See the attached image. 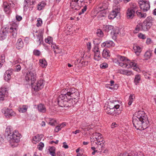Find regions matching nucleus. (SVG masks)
<instances>
[{"mask_svg": "<svg viewBox=\"0 0 156 156\" xmlns=\"http://www.w3.org/2000/svg\"><path fill=\"white\" fill-rule=\"evenodd\" d=\"M48 150L50 154L52 156H55V148L54 147H49Z\"/></svg>", "mask_w": 156, "mask_h": 156, "instance_id": "obj_42", "label": "nucleus"}, {"mask_svg": "<svg viewBox=\"0 0 156 156\" xmlns=\"http://www.w3.org/2000/svg\"><path fill=\"white\" fill-rule=\"evenodd\" d=\"M44 146V144L43 143L40 142L37 145V148L40 151H41L43 149Z\"/></svg>", "mask_w": 156, "mask_h": 156, "instance_id": "obj_50", "label": "nucleus"}, {"mask_svg": "<svg viewBox=\"0 0 156 156\" xmlns=\"http://www.w3.org/2000/svg\"><path fill=\"white\" fill-rule=\"evenodd\" d=\"M153 21V19L151 17L148 16L143 23H141V30L148 31L152 26Z\"/></svg>", "mask_w": 156, "mask_h": 156, "instance_id": "obj_4", "label": "nucleus"}, {"mask_svg": "<svg viewBox=\"0 0 156 156\" xmlns=\"http://www.w3.org/2000/svg\"><path fill=\"white\" fill-rule=\"evenodd\" d=\"M108 64L106 63H103L100 65V67L103 69H105L108 67Z\"/></svg>", "mask_w": 156, "mask_h": 156, "instance_id": "obj_55", "label": "nucleus"}, {"mask_svg": "<svg viewBox=\"0 0 156 156\" xmlns=\"http://www.w3.org/2000/svg\"><path fill=\"white\" fill-rule=\"evenodd\" d=\"M115 43L112 41H105L101 44V46L102 47L109 48L111 47L114 46Z\"/></svg>", "mask_w": 156, "mask_h": 156, "instance_id": "obj_23", "label": "nucleus"}, {"mask_svg": "<svg viewBox=\"0 0 156 156\" xmlns=\"http://www.w3.org/2000/svg\"><path fill=\"white\" fill-rule=\"evenodd\" d=\"M87 62L83 61L81 60L79 62V65L80 66H82L87 65Z\"/></svg>", "mask_w": 156, "mask_h": 156, "instance_id": "obj_58", "label": "nucleus"}, {"mask_svg": "<svg viewBox=\"0 0 156 156\" xmlns=\"http://www.w3.org/2000/svg\"><path fill=\"white\" fill-rule=\"evenodd\" d=\"M98 20H102L105 19L106 17V15L108 12V10H98Z\"/></svg>", "mask_w": 156, "mask_h": 156, "instance_id": "obj_16", "label": "nucleus"}, {"mask_svg": "<svg viewBox=\"0 0 156 156\" xmlns=\"http://www.w3.org/2000/svg\"><path fill=\"white\" fill-rule=\"evenodd\" d=\"M91 142L92 145H94V144H97L101 142L104 141L103 136L101 133H95L93 134L92 138H91Z\"/></svg>", "mask_w": 156, "mask_h": 156, "instance_id": "obj_9", "label": "nucleus"}, {"mask_svg": "<svg viewBox=\"0 0 156 156\" xmlns=\"http://www.w3.org/2000/svg\"><path fill=\"white\" fill-rule=\"evenodd\" d=\"M130 154V153L128 154L127 153H120L118 154V156H129Z\"/></svg>", "mask_w": 156, "mask_h": 156, "instance_id": "obj_62", "label": "nucleus"}, {"mask_svg": "<svg viewBox=\"0 0 156 156\" xmlns=\"http://www.w3.org/2000/svg\"><path fill=\"white\" fill-rule=\"evenodd\" d=\"M138 37L140 39H145L146 38V37L145 34H143L141 33H140L138 35Z\"/></svg>", "mask_w": 156, "mask_h": 156, "instance_id": "obj_54", "label": "nucleus"}, {"mask_svg": "<svg viewBox=\"0 0 156 156\" xmlns=\"http://www.w3.org/2000/svg\"><path fill=\"white\" fill-rule=\"evenodd\" d=\"M31 5V2L30 0H24V7H27L28 5Z\"/></svg>", "mask_w": 156, "mask_h": 156, "instance_id": "obj_49", "label": "nucleus"}, {"mask_svg": "<svg viewBox=\"0 0 156 156\" xmlns=\"http://www.w3.org/2000/svg\"><path fill=\"white\" fill-rule=\"evenodd\" d=\"M129 156H144L143 153L141 152H138L136 151H132L130 153Z\"/></svg>", "mask_w": 156, "mask_h": 156, "instance_id": "obj_39", "label": "nucleus"}, {"mask_svg": "<svg viewBox=\"0 0 156 156\" xmlns=\"http://www.w3.org/2000/svg\"><path fill=\"white\" fill-rule=\"evenodd\" d=\"M133 118L142 120L146 122H149L147 116L143 111H139L136 112L134 114Z\"/></svg>", "mask_w": 156, "mask_h": 156, "instance_id": "obj_7", "label": "nucleus"}, {"mask_svg": "<svg viewBox=\"0 0 156 156\" xmlns=\"http://www.w3.org/2000/svg\"><path fill=\"white\" fill-rule=\"evenodd\" d=\"M8 93L6 88L2 87L0 88V100L3 101L5 97L7 96Z\"/></svg>", "mask_w": 156, "mask_h": 156, "instance_id": "obj_19", "label": "nucleus"}, {"mask_svg": "<svg viewBox=\"0 0 156 156\" xmlns=\"http://www.w3.org/2000/svg\"><path fill=\"white\" fill-rule=\"evenodd\" d=\"M91 142L92 145H94V144H97L101 142L104 141L103 136L101 133H95L93 134L92 138H91Z\"/></svg>", "mask_w": 156, "mask_h": 156, "instance_id": "obj_8", "label": "nucleus"}, {"mask_svg": "<svg viewBox=\"0 0 156 156\" xmlns=\"http://www.w3.org/2000/svg\"><path fill=\"white\" fill-rule=\"evenodd\" d=\"M139 4L140 9L144 12H146L150 9V4L148 1L145 0H140Z\"/></svg>", "mask_w": 156, "mask_h": 156, "instance_id": "obj_12", "label": "nucleus"}, {"mask_svg": "<svg viewBox=\"0 0 156 156\" xmlns=\"http://www.w3.org/2000/svg\"><path fill=\"white\" fill-rule=\"evenodd\" d=\"M44 82L43 80H40L35 83H32L31 86L34 90L37 91L42 89L44 87Z\"/></svg>", "mask_w": 156, "mask_h": 156, "instance_id": "obj_11", "label": "nucleus"}, {"mask_svg": "<svg viewBox=\"0 0 156 156\" xmlns=\"http://www.w3.org/2000/svg\"><path fill=\"white\" fill-rule=\"evenodd\" d=\"M37 40L36 41L39 43V44H40L43 41V37L41 34L37 35Z\"/></svg>", "mask_w": 156, "mask_h": 156, "instance_id": "obj_48", "label": "nucleus"}, {"mask_svg": "<svg viewBox=\"0 0 156 156\" xmlns=\"http://www.w3.org/2000/svg\"><path fill=\"white\" fill-rule=\"evenodd\" d=\"M45 41L46 43L49 44H52V38L50 37H48L47 39H45Z\"/></svg>", "mask_w": 156, "mask_h": 156, "instance_id": "obj_52", "label": "nucleus"}, {"mask_svg": "<svg viewBox=\"0 0 156 156\" xmlns=\"http://www.w3.org/2000/svg\"><path fill=\"white\" fill-rule=\"evenodd\" d=\"M46 5V3L43 2L39 3L37 5V9L39 10H42L44 8Z\"/></svg>", "mask_w": 156, "mask_h": 156, "instance_id": "obj_44", "label": "nucleus"}, {"mask_svg": "<svg viewBox=\"0 0 156 156\" xmlns=\"http://www.w3.org/2000/svg\"><path fill=\"white\" fill-rule=\"evenodd\" d=\"M96 34L97 36L99 37H102L103 36V33L101 30L100 29L97 30Z\"/></svg>", "mask_w": 156, "mask_h": 156, "instance_id": "obj_51", "label": "nucleus"}, {"mask_svg": "<svg viewBox=\"0 0 156 156\" xmlns=\"http://www.w3.org/2000/svg\"><path fill=\"white\" fill-rule=\"evenodd\" d=\"M122 29H119V28L115 27H114L113 29L111 31V34L115 37H116L118 35L122 34L121 32L123 31Z\"/></svg>", "mask_w": 156, "mask_h": 156, "instance_id": "obj_21", "label": "nucleus"}, {"mask_svg": "<svg viewBox=\"0 0 156 156\" xmlns=\"http://www.w3.org/2000/svg\"><path fill=\"white\" fill-rule=\"evenodd\" d=\"M38 109L39 111L43 113L45 112L46 111L45 106L42 104H40L38 106Z\"/></svg>", "mask_w": 156, "mask_h": 156, "instance_id": "obj_36", "label": "nucleus"}, {"mask_svg": "<svg viewBox=\"0 0 156 156\" xmlns=\"http://www.w3.org/2000/svg\"><path fill=\"white\" fill-rule=\"evenodd\" d=\"M65 126L66 124L64 123H63L62 124H59L55 127L54 131L56 132H58L62 128L64 127Z\"/></svg>", "mask_w": 156, "mask_h": 156, "instance_id": "obj_35", "label": "nucleus"}, {"mask_svg": "<svg viewBox=\"0 0 156 156\" xmlns=\"http://www.w3.org/2000/svg\"><path fill=\"white\" fill-rule=\"evenodd\" d=\"M43 135L42 134L37 135L34 136L33 139V143L36 144L40 141L43 138Z\"/></svg>", "mask_w": 156, "mask_h": 156, "instance_id": "obj_27", "label": "nucleus"}, {"mask_svg": "<svg viewBox=\"0 0 156 156\" xmlns=\"http://www.w3.org/2000/svg\"><path fill=\"white\" fill-rule=\"evenodd\" d=\"M113 62L119 66L124 68L126 67L128 59L125 57L117 55L112 59Z\"/></svg>", "mask_w": 156, "mask_h": 156, "instance_id": "obj_3", "label": "nucleus"}, {"mask_svg": "<svg viewBox=\"0 0 156 156\" xmlns=\"http://www.w3.org/2000/svg\"><path fill=\"white\" fill-rule=\"evenodd\" d=\"M108 4V2L106 1L100 4L94 12L93 13L94 14L93 15V16L94 17L97 16V14L98 12V10H102L103 11V10H108L107 9Z\"/></svg>", "mask_w": 156, "mask_h": 156, "instance_id": "obj_10", "label": "nucleus"}, {"mask_svg": "<svg viewBox=\"0 0 156 156\" xmlns=\"http://www.w3.org/2000/svg\"><path fill=\"white\" fill-rule=\"evenodd\" d=\"M5 62L4 57L1 56L0 58V69L2 67L3 63Z\"/></svg>", "mask_w": 156, "mask_h": 156, "instance_id": "obj_56", "label": "nucleus"}, {"mask_svg": "<svg viewBox=\"0 0 156 156\" xmlns=\"http://www.w3.org/2000/svg\"><path fill=\"white\" fill-rule=\"evenodd\" d=\"M93 51L94 53V59L97 61L100 60L101 58V57L98 48L97 47H95L94 48Z\"/></svg>", "mask_w": 156, "mask_h": 156, "instance_id": "obj_17", "label": "nucleus"}, {"mask_svg": "<svg viewBox=\"0 0 156 156\" xmlns=\"http://www.w3.org/2000/svg\"><path fill=\"white\" fill-rule=\"evenodd\" d=\"M133 49L136 55L138 56L142 51V48L137 45H135L133 47Z\"/></svg>", "mask_w": 156, "mask_h": 156, "instance_id": "obj_25", "label": "nucleus"}, {"mask_svg": "<svg viewBox=\"0 0 156 156\" xmlns=\"http://www.w3.org/2000/svg\"><path fill=\"white\" fill-rule=\"evenodd\" d=\"M37 23L36 24L37 26V27H39L41 26L42 24V20L41 18H38L37 19Z\"/></svg>", "mask_w": 156, "mask_h": 156, "instance_id": "obj_53", "label": "nucleus"}, {"mask_svg": "<svg viewBox=\"0 0 156 156\" xmlns=\"http://www.w3.org/2000/svg\"><path fill=\"white\" fill-rule=\"evenodd\" d=\"M105 142V141H103V142H101L100 143H98L97 144H96L97 145L96 149L97 150H98V152H101L102 150L104 148L105 145L104 144Z\"/></svg>", "mask_w": 156, "mask_h": 156, "instance_id": "obj_26", "label": "nucleus"}, {"mask_svg": "<svg viewBox=\"0 0 156 156\" xmlns=\"http://www.w3.org/2000/svg\"><path fill=\"white\" fill-rule=\"evenodd\" d=\"M136 13L137 16L140 18H145L147 16L146 13H142L138 11H136Z\"/></svg>", "mask_w": 156, "mask_h": 156, "instance_id": "obj_45", "label": "nucleus"}, {"mask_svg": "<svg viewBox=\"0 0 156 156\" xmlns=\"http://www.w3.org/2000/svg\"><path fill=\"white\" fill-rule=\"evenodd\" d=\"M107 107L105 109V111L108 114H112L115 111V109H117L119 107V105H114L113 107Z\"/></svg>", "mask_w": 156, "mask_h": 156, "instance_id": "obj_18", "label": "nucleus"}, {"mask_svg": "<svg viewBox=\"0 0 156 156\" xmlns=\"http://www.w3.org/2000/svg\"><path fill=\"white\" fill-rule=\"evenodd\" d=\"M102 55L104 58H108L110 55L109 51L107 49H104L103 51Z\"/></svg>", "mask_w": 156, "mask_h": 156, "instance_id": "obj_31", "label": "nucleus"}, {"mask_svg": "<svg viewBox=\"0 0 156 156\" xmlns=\"http://www.w3.org/2000/svg\"><path fill=\"white\" fill-rule=\"evenodd\" d=\"M2 112L3 114L5 117L7 118H10L14 117L16 115V114L12 109L7 108H4L2 110Z\"/></svg>", "mask_w": 156, "mask_h": 156, "instance_id": "obj_13", "label": "nucleus"}, {"mask_svg": "<svg viewBox=\"0 0 156 156\" xmlns=\"http://www.w3.org/2000/svg\"><path fill=\"white\" fill-rule=\"evenodd\" d=\"M152 51L150 50L147 51L145 52L144 57L145 60H147L150 59L151 56Z\"/></svg>", "mask_w": 156, "mask_h": 156, "instance_id": "obj_33", "label": "nucleus"}, {"mask_svg": "<svg viewBox=\"0 0 156 156\" xmlns=\"http://www.w3.org/2000/svg\"><path fill=\"white\" fill-rule=\"evenodd\" d=\"M101 41V40L100 38H96L94 40L93 42L94 44H99Z\"/></svg>", "mask_w": 156, "mask_h": 156, "instance_id": "obj_57", "label": "nucleus"}, {"mask_svg": "<svg viewBox=\"0 0 156 156\" xmlns=\"http://www.w3.org/2000/svg\"><path fill=\"white\" fill-rule=\"evenodd\" d=\"M87 9V6L86 5H85L81 10V11L79 13V15H81L84 12L86 11Z\"/></svg>", "mask_w": 156, "mask_h": 156, "instance_id": "obj_60", "label": "nucleus"}, {"mask_svg": "<svg viewBox=\"0 0 156 156\" xmlns=\"http://www.w3.org/2000/svg\"><path fill=\"white\" fill-rule=\"evenodd\" d=\"M57 156H65L64 153L62 151H58L57 153Z\"/></svg>", "mask_w": 156, "mask_h": 156, "instance_id": "obj_63", "label": "nucleus"}, {"mask_svg": "<svg viewBox=\"0 0 156 156\" xmlns=\"http://www.w3.org/2000/svg\"><path fill=\"white\" fill-rule=\"evenodd\" d=\"M133 123L134 126L136 129L141 130L147 128L149 123V122H145L142 120L136 119L135 118H133Z\"/></svg>", "mask_w": 156, "mask_h": 156, "instance_id": "obj_2", "label": "nucleus"}, {"mask_svg": "<svg viewBox=\"0 0 156 156\" xmlns=\"http://www.w3.org/2000/svg\"><path fill=\"white\" fill-rule=\"evenodd\" d=\"M141 30V24H137L135 28V30H134V33H137L140 30Z\"/></svg>", "mask_w": 156, "mask_h": 156, "instance_id": "obj_47", "label": "nucleus"}, {"mask_svg": "<svg viewBox=\"0 0 156 156\" xmlns=\"http://www.w3.org/2000/svg\"><path fill=\"white\" fill-rule=\"evenodd\" d=\"M3 7L5 12L7 14H9L11 12L10 7L9 5L6 2L3 3Z\"/></svg>", "mask_w": 156, "mask_h": 156, "instance_id": "obj_28", "label": "nucleus"}, {"mask_svg": "<svg viewBox=\"0 0 156 156\" xmlns=\"http://www.w3.org/2000/svg\"><path fill=\"white\" fill-rule=\"evenodd\" d=\"M135 11L131 8L128 9L126 11V17L128 19H132L134 16Z\"/></svg>", "mask_w": 156, "mask_h": 156, "instance_id": "obj_22", "label": "nucleus"}, {"mask_svg": "<svg viewBox=\"0 0 156 156\" xmlns=\"http://www.w3.org/2000/svg\"><path fill=\"white\" fill-rule=\"evenodd\" d=\"M12 73V70L11 69L5 71L4 74V79L5 81H8L11 79V75Z\"/></svg>", "mask_w": 156, "mask_h": 156, "instance_id": "obj_20", "label": "nucleus"}, {"mask_svg": "<svg viewBox=\"0 0 156 156\" xmlns=\"http://www.w3.org/2000/svg\"><path fill=\"white\" fill-rule=\"evenodd\" d=\"M23 43L22 39L21 38H19L17 41L16 44V47L18 49H20L23 48Z\"/></svg>", "mask_w": 156, "mask_h": 156, "instance_id": "obj_30", "label": "nucleus"}, {"mask_svg": "<svg viewBox=\"0 0 156 156\" xmlns=\"http://www.w3.org/2000/svg\"><path fill=\"white\" fill-rule=\"evenodd\" d=\"M21 69V66L19 65H17L15 66L14 71L17 72L20 71Z\"/></svg>", "mask_w": 156, "mask_h": 156, "instance_id": "obj_59", "label": "nucleus"}, {"mask_svg": "<svg viewBox=\"0 0 156 156\" xmlns=\"http://www.w3.org/2000/svg\"><path fill=\"white\" fill-rule=\"evenodd\" d=\"M34 54L36 56H39L40 55V51L37 50H34L33 51Z\"/></svg>", "mask_w": 156, "mask_h": 156, "instance_id": "obj_61", "label": "nucleus"}, {"mask_svg": "<svg viewBox=\"0 0 156 156\" xmlns=\"http://www.w3.org/2000/svg\"><path fill=\"white\" fill-rule=\"evenodd\" d=\"M119 72L120 74L128 76L132 74V72L131 71L127 70L121 69L119 70Z\"/></svg>", "mask_w": 156, "mask_h": 156, "instance_id": "obj_29", "label": "nucleus"}, {"mask_svg": "<svg viewBox=\"0 0 156 156\" xmlns=\"http://www.w3.org/2000/svg\"><path fill=\"white\" fill-rule=\"evenodd\" d=\"M7 32L5 30H2L0 32V40H3L5 38Z\"/></svg>", "mask_w": 156, "mask_h": 156, "instance_id": "obj_41", "label": "nucleus"}, {"mask_svg": "<svg viewBox=\"0 0 156 156\" xmlns=\"http://www.w3.org/2000/svg\"><path fill=\"white\" fill-rule=\"evenodd\" d=\"M18 28V24L15 23H12V26L10 28L9 31L12 33V35L14 37L16 36Z\"/></svg>", "mask_w": 156, "mask_h": 156, "instance_id": "obj_15", "label": "nucleus"}, {"mask_svg": "<svg viewBox=\"0 0 156 156\" xmlns=\"http://www.w3.org/2000/svg\"><path fill=\"white\" fill-rule=\"evenodd\" d=\"M28 109V106L26 105H23L22 107L19 108L18 111L20 112L24 113L27 112Z\"/></svg>", "mask_w": 156, "mask_h": 156, "instance_id": "obj_40", "label": "nucleus"}, {"mask_svg": "<svg viewBox=\"0 0 156 156\" xmlns=\"http://www.w3.org/2000/svg\"><path fill=\"white\" fill-rule=\"evenodd\" d=\"M21 137L20 134L19 133L18 131L15 130L14 131L12 135L9 138L11 139L10 144L12 147H15L17 146V143L20 141Z\"/></svg>", "mask_w": 156, "mask_h": 156, "instance_id": "obj_6", "label": "nucleus"}, {"mask_svg": "<svg viewBox=\"0 0 156 156\" xmlns=\"http://www.w3.org/2000/svg\"><path fill=\"white\" fill-rule=\"evenodd\" d=\"M83 1L81 0H72L70 3V6L73 10H78L80 9V6L79 5V2H82Z\"/></svg>", "mask_w": 156, "mask_h": 156, "instance_id": "obj_14", "label": "nucleus"}, {"mask_svg": "<svg viewBox=\"0 0 156 156\" xmlns=\"http://www.w3.org/2000/svg\"><path fill=\"white\" fill-rule=\"evenodd\" d=\"M79 95V93L75 88L62 90L57 98V103L62 107H71L75 104V101L73 99H76L77 101Z\"/></svg>", "mask_w": 156, "mask_h": 156, "instance_id": "obj_1", "label": "nucleus"}, {"mask_svg": "<svg viewBox=\"0 0 156 156\" xmlns=\"http://www.w3.org/2000/svg\"><path fill=\"white\" fill-rule=\"evenodd\" d=\"M117 13L116 12L112 10L108 16V19L111 20L113 19L116 16Z\"/></svg>", "mask_w": 156, "mask_h": 156, "instance_id": "obj_38", "label": "nucleus"}, {"mask_svg": "<svg viewBox=\"0 0 156 156\" xmlns=\"http://www.w3.org/2000/svg\"><path fill=\"white\" fill-rule=\"evenodd\" d=\"M114 27L111 25H104L103 29L106 32H108L110 30H112L113 29Z\"/></svg>", "mask_w": 156, "mask_h": 156, "instance_id": "obj_34", "label": "nucleus"}, {"mask_svg": "<svg viewBox=\"0 0 156 156\" xmlns=\"http://www.w3.org/2000/svg\"><path fill=\"white\" fill-rule=\"evenodd\" d=\"M127 66L126 67H124V68H130L133 67L134 66L137 65L135 63V62H131L128 59V61H127Z\"/></svg>", "mask_w": 156, "mask_h": 156, "instance_id": "obj_32", "label": "nucleus"}, {"mask_svg": "<svg viewBox=\"0 0 156 156\" xmlns=\"http://www.w3.org/2000/svg\"><path fill=\"white\" fill-rule=\"evenodd\" d=\"M37 78V74L36 70L33 69L28 71L26 74L25 76V80L27 82H30L31 84L32 83L34 82L36 80Z\"/></svg>", "mask_w": 156, "mask_h": 156, "instance_id": "obj_5", "label": "nucleus"}, {"mask_svg": "<svg viewBox=\"0 0 156 156\" xmlns=\"http://www.w3.org/2000/svg\"><path fill=\"white\" fill-rule=\"evenodd\" d=\"M51 44V47L52 48H53L54 50L55 49H58V46H56L55 44H54L52 43Z\"/></svg>", "mask_w": 156, "mask_h": 156, "instance_id": "obj_64", "label": "nucleus"}, {"mask_svg": "<svg viewBox=\"0 0 156 156\" xmlns=\"http://www.w3.org/2000/svg\"><path fill=\"white\" fill-rule=\"evenodd\" d=\"M40 65L42 68H45L47 66V63L45 59H42L39 60Z\"/></svg>", "mask_w": 156, "mask_h": 156, "instance_id": "obj_37", "label": "nucleus"}, {"mask_svg": "<svg viewBox=\"0 0 156 156\" xmlns=\"http://www.w3.org/2000/svg\"><path fill=\"white\" fill-rule=\"evenodd\" d=\"M120 5H116L115 4H114L113 7V11L116 12L118 13L120 10Z\"/></svg>", "mask_w": 156, "mask_h": 156, "instance_id": "obj_43", "label": "nucleus"}, {"mask_svg": "<svg viewBox=\"0 0 156 156\" xmlns=\"http://www.w3.org/2000/svg\"><path fill=\"white\" fill-rule=\"evenodd\" d=\"M13 133H14L12 127L10 126H8L5 130V134L9 137L12 135Z\"/></svg>", "mask_w": 156, "mask_h": 156, "instance_id": "obj_24", "label": "nucleus"}, {"mask_svg": "<svg viewBox=\"0 0 156 156\" xmlns=\"http://www.w3.org/2000/svg\"><path fill=\"white\" fill-rule=\"evenodd\" d=\"M140 80V75H137L135 76L134 82L136 85H137L139 83Z\"/></svg>", "mask_w": 156, "mask_h": 156, "instance_id": "obj_46", "label": "nucleus"}]
</instances>
